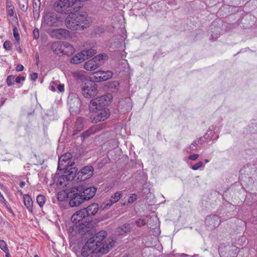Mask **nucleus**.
<instances>
[{
    "label": "nucleus",
    "instance_id": "15",
    "mask_svg": "<svg viewBox=\"0 0 257 257\" xmlns=\"http://www.w3.org/2000/svg\"><path fill=\"white\" fill-rule=\"evenodd\" d=\"M221 223L219 217L216 215L208 216L205 219V224L209 229H214Z\"/></svg>",
    "mask_w": 257,
    "mask_h": 257
},
{
    "label": "nucleus",
    "instance_id": "17",
    "mask_svg": "<svg viewBox=\"0 0 257 257\" xmlns=\"http://www.w3.org/2000/svg\"><path fill=\"white\" fill-rule=\"evenodd\" d=\"M94 77L97 79L98 82L106 81L112 77L113 75L112 72L110 71H98L94 73Z\"/></svg>",
    "mask_w": 257,
    "mask_h": 257
},
{
    "label": "nucleus",
    "instance_id": "24",
    "mask_svg": "<svg viewBox=\"0 0 257 257\" xmlns=\"http://www.w3.org/2000/svg\"><path fill=\"white\" fill-rule=\"evenodd\" d=\"M87 59V57H85L82 51L77 53L71 60V63L73 64H78Z\"/></svg>",
    "mask_w": 257,
    "mask_h": 257
},
{
    "label": "nucleus",
    "instance_id": "8",
    "mask_svg": "<svg viewBox=\"0 0 257 257\" xmlns=\"http://www.w3.org/2000/svg\"><path fill=\"white\" fill-rule=\"evenodd\" d=\"M95 242H99V245H98L97 249V254H105L114 246L115 242L114 240L109 239L105 242H101L100 240H95Z\"/></svg>",
    "mask_w": 257,
    "mask_h": 257
},
{
    "label": "nucleus",
    "instance_id": "10",
    "mask_svg": "<svg viewBox=\"0 0 257 257\" xmlns=\"http://www.w3.org/2000/svg\"><path fill=\"white\" fill-rule=\"evenodd\" d=\"M74 164H70V165L65 167V169H62L64 170L65 175L61 176V179L64 181H72L75 177L77 173L78 174V169L74 166Z\"/></svg>",
    "mask_w": 257,
    "mask_h": 257
},
{
    "label": "nucleus",
    "instance_id": "43",
    "mask_svg": "<svg viewBox=\"0 0 257 257\" xmlns=\"http://www.w3.org/2000/svg\"><path fill=\"white\" fill-rule=\"evenodd\" d=\"M34 39L38 40L39 38V31L38 28H35L33 31Z\"/></svg>",
    "mask_w": 257,
    "mask_h": 257
},
{
    "label": "nucleus",
    "instance_id": "5",
    "mask_svg": "<svg viewBox=\"0 0 257 257\" xmlns=\"http://www.w3.org/2000/svg\"><path fill=\"white\" fill-rule=\"evenodd\" d=\"M43 24L49 27H59L61 25V18L50 12L45 14Z\"/></svg>",
    "mask_w": 257,
    "mask_h": 257
},
{
    "label": "nucleus",
    "instance_id": "23",
    "mask_svg": "<svg viewBox=\"0 0 257 257\" xmlns=\"http://www.w3.org/2000/svg\"><path fill=\"white\" fill-rule=\"evenodd\" d=\"M75 51V50L72 45L68 42H64L62 55L71 56L74 53Z\"/></svg>",
    "mask_w": 257,
    "mask_h": 257
},
{
    "label": "nucleus",
    "instance_id": "2",
    "mask_svg": "<svg viewBox=\"0 0 257 257\" xmlns=\"http://www.w3.org/2000/svg\"><path fill=\"white\" fill-rule=\"evenodd\" d=\"M111 98V95L108 94L91 100L89 105L90 111H96L97 108H105L104 106L109 104Z\"/></svg>",
    "mask_w": 257,
    "mask_h": 257
},
{
    "label": "nucleus",
    "instance_id": "47",
    "mask_svg": "<svg viewBox=\"0 0 257 257\" xmlns=\"http://www.w3.org/2000/svg\"><path fill=\"white\" fill-rule=\"evenodd\" d=\"M25 77L24 76H18L15 79V81L17 83H20L21 81H24Z\"/></svg>",
    "mask_w": 257,
    "mask_h": 257
},
{
    "label": "nucleus",
    "instance_id": "11",
    "mask_svg": "<svg viewBox=\"0 0 257 257\" xmlns=\"http://www.w3.org/2000/svg\"><path fill=\"white\" fill-rule=\"evenodd\" d=\"M72 15L76 21H77L78 23L80 24V26L82 30L89 26L90 20L86 13L82 12L78 14L72 13Z\"/></svg>",
    "mask_w": 257,
    "mask_h": 257
},
{
    "label": "nucleus",
    "instance_id": "6",
    "mask_svg": "<svg viewBox=\"0 0 257 257\" xmlns=\"http://www.w3.org/2000/svg\"><path fill=\"white\" fill-rule=\"evenodd\" d=\"M81 93L85 98L94 97L97 94V87L96 84L92 82L85 83L80 86Z\"/></svg>",
    "mask_w": 257,
    "mask_h": 257
},
{
    "label": "nucleus",
    "instance_id": "46",
    "mask_svg": "<svg viewBox=\"0 0 257 257\" xmlns=\"http://www.w3.org/2000/svg\"><path fill=\"white\" fill-rule=\"evenodd\" d=\"M31 80L32 81H35L38 78V74L36 72H34L30 75Z\"/></svg>",
    "mask_w": 257,
    "mask_h": 257
},
{
    "label": "nucleus",
    "instance_id": "49",
    "mask_svg": "<svg viewBox=\"0 0 257 257\" xmlns=\"http://www.w3.org/2000/svg\"><path fill=\"white\" fill-rule=\"evenodd\" d=\"M33 8L34 9H36L38 7L39 8L40 7V0H38V3L35 2V0H33Z\"/></svg>",
    "mask_w": 257,
    "mask_h": 257
},
{
    "label": "nucleus",
    "instance_id": "42",
    "mask_svg": "<svg viewBox=\"0 0 257 257\" xmlns=\"http://www.w3.org/2000/svg\"><path fill=\"white\" fill-rule=\"evenodd\" d=\"M137 199V195L136 194H132L129 197L128 202L132 203Z\"/></svg>",
    "mask_w": 257,
    "mask_h": 257
},
{
    "label": "nucleus",
    "instance_id": "54",
    "mask_svg": "<svg viewBox=\"0 0 257 257\" xmlns=\"http://www.w3.org/2000/svg\"><path fill=\"white\" fill-rule=\"evenodd\" d=\"M25 184L26 183L24 181H21L20 182L19 185L21 188H23L25 186Z\"/></svg>",
    "mask_w": 257,
    "mask_h": 257
},
{
    "label": "nucleus",
    "instance_id": "1",
    "mask_svg": "<svg viewBox=\"0 0 257 257\" xmlns=\"http://www.w3.org/2000/svg\"><path fill=\"white\" fill-rule=\"evenodd\" d=\"M54 9L58 13L71 14L78 11L80 9L79 1L70 0H58L54 4Z\"/></svg>",
    "mask_w": 257,
    "mask_h": 257
},
{
    "label": "nucleus",
    "instance_id": "20",
    "mask_svg": "<svg viewBox=\"0 0 257 257\" xmlns=\"http://www.w3.org/2000/svg\"><path fill=\"white\" fill-rule=\"evenodd\" d=\"M64 42L57 41L52 44L51 49L54 53L58 55H62Z\"/></svg>",
    "mask_w": 257,
    "mask_h": 257
},
{
    "label": "nucleus",
    "instance_id": "18",
    "mask_svg": "<svg viewBox=\"0 0 257 257\" xmlns=\"http://www.w3.org/2000/svg\"><path fill=\"white\" fill-rule=\"evenodd\" d=\"M70 154H66L62 155L59 158L58 166V170H61L65 169V167L70 165L71 163L73 164L70 160Z\"/></svg>",
    "mask_w": 257,
    "mask_h": 257
},
{
    "label": "nucleus",
    "instance_id": "52",
    "mask_svg": "<svg viewBox=\"0 0 257 257\" xmlns=\"http://www.w3.org/2000/svg\"><path fill=\"white\" fill-rule=\"evenodd\" d=\"M61 176L60 177L59 180L58 181V185H63V181H65L63 179H61ZM64 185L66 186V185L65 184H64Z\"/></svg>",
    "mask_w": 257,
    "mask_h": 257
},
{
    "label": "nucleus",
    "instance_id": "53",
    "mask_svg": "<svg viewBox=\"0 0 257 257\" xmlns=\"http://www.w3.org/2000/svg\"><path fill=\"white\" fill-rule=\"evenodd\" d=\"M76 76L80 78L81 79H82L81 77H84L83 72H78L76 74Z\"/></svg>",
    "mask_w": 257,
    "mask_h": 257
},
{
    "label": "nucleus",
    "instance_id": "34",
    "mask_svg": "<svg viewBox=\"0 0 257 257\" xmlns=\"http://www.w3.org/2000/svg\"><path fill=\"white\" fill-rule=\"evenodd\" d=\"M46 198L43 195H39L37 197V202L39 206L42 207L45 204Z\"/></svg>",
    "mask_w": 257,
    "mask_h": 257
},
{
    "label": "nucleus",
    "instance_id": "48",
    "mask_svg": "<svg viewBox=\"0 0 257 257\" xmlns=\"http://www.w3.org/2000/svg\"><path fill=\"white\" fill-rule=\"evenodd\" d=\"M199 157L198 154H194L189 156V159L191 160H196Z\"/></svg>",
    "mask_w": 257,
    "mask_h": 257
},
{
    "label": "nucleus",
    "instance_id": "28",
    "mask_svg": "<svg viewBox=\"0 0 257 257\" xmlns=\"http://www.w3.org/2000/svg\"><path fill=\"white\" fill-rule=\"evenodd\" d=\"M50 89L53 91H56V88L61 92L64 91V85L63 84H59L57 82H53L50 86Z\"/></svg>",
    "mask_w": 257,
    "mask_h": 257
},
{
    "label": "nucleus",
    "instance_id": "50",
    "mask_svg": "<svg viewBox=\"0 0 257 257\" xmlns=\"http://www.w3.org/2000/svg\"><path fill=\"white\" fill-rule=\"evenodd\" d=\"M204 137H201L196 140L195 141L198 144H202L204 142Z\"/></svg>",
    "mask_w": 257,
    "mask_h": 257
},
{
    "label": "nucleus",
    "instance_id": "31",
    "mask_svg": "<svg viewBox=\"0 0 257 257\" xmlns=\"http://www.w3.org/2000/svg\"><path fill=\"white\" fill-rule=\"evenodd\" d=\"M107 233L105 231L102 230L96 233L95 237H93L96 240H100L101 242L106 237Z\"/></svg>",
    "mask_w": 257,
    "mask_h": 257
},
{
    "label": "nucleus",
    "instance_id": "40",
    "mask_svg": "<svg viewBox=\"0 0 257 257\" xmlns=\"http://www.w3.org/2000/svg\"><path fill=\"white\" fill-rule=\"evenodd\" d=\"M7 12L8 15L13 16L14 15V11L13 7L11 6H7Z\"/></svg>",
    "mask_w": 257,
    "mask_h": 257
},
{
    "label": "nucleus",
    "instance_id": "38",
    "mask_svg": "<svg viewBox=\"0 0 257 257\" xmlns=\"http://www.w3.org/2000/svg\"><path fill=\"white\" fill-rule=\"evenodd\" d=\"M13 31L14 37L15 40L17 42H19L20 36H19L18 29L16 27H14Z\"/></svg>",
    "mask_w": 257,
    "mask_h": 257
},
{
    "label": "nucleus",
    "instance_id": "32",
    "mask_svg": "<svg viewBox=\"0 0 257 257\" xmlns=\"http://www.w3.org/2000/svg\"><path fill=\"white\" fill-rule=\"evenodd\" d=\"M19 7L20 9L26 12L28 10V0H17Z\"/></svg>",
    "mask_w": 257,
    "mask_h": 257
},
{
    "label": "nucleus",
    "instance_id": "19",
    "mask_svg": "<svg viewBox=\"0 0 257 257\" xmlns=\"http://www.w3.org/2000/svg\"><path fill=\"white\" fill-rule=\"evenodd\" d=\"M84 211L85 210L83 209L73 214L71 218V221L73 223H75L80 222L86 216Z\"/></svg>",
    "mask_w": 257,
    "mask_h": 257
},
{
    "label": "nucleus",
    "instance_id": "39",
    "mask_svg": "<svg viewBox=\"0 0 257 257\" xmlns=\"http://www.w3.org/2000/svg\"><path fill=\"white\" fill-rule=\"evenodd\" d=\"M15 80V77L12 75L9 76L7 78V83L8 86H12Z\"/></svg>",
    "mask_w": 257,
    "mask_h": 257
},
{
    "label": "nucleus",
    "instance_id": "36",
    "mask_svg": "<svg viewBox=\"0 0 257 257\" xmlns=\"http://www.w3.org/2000/svg\"><path fill=\"white\" fill-rule=\"evenodd\" d=\"M202 167H204L203 163L202 162L200 161L197 163L196 164L192 165L191 167V168L193 170H197Z\"/></svg>",
    "mask_w": 257,
    "mask_h": 257
},
{
    "label": "nucleus",
    "instance_id": "27",
    "mask_svg": "<svg viewBox=\"0 0 257 257\" xmlns=\"http://www.w3.org/2000/svg\"><path fill=\"white\" fill-rule=\"evenodd\" d=\"M24 203L28 210L32 212L33 210V201L29 195H25L23 196Z\"/></svg>",
    "mask_w": 257,
    "mask_h": 257
},
{
    "label": "nucleus",
    "instance_id": "22",
    "mask_svg": "<svg viewBox=\"0 0 257 257\" xmlns=\"http://www.w3.org/2000/svg\"><path fill=\"white\" fill-rule=\"evenodd\" d=\"M98 205L97 203H92L87 207L84 208L86 216L95 215L98 210Z\"/></svg>",
    "mask_w": 257,
    "mask_h": 257
},
{
    "label": "nucleus",
    "instance_id": "37",
    "mask_svg": "<svg viewBox=\"0 0 257 257\" xmlns=\"http://www.w3.org/2000/svg\"><path fill=\"white\" fill-rule=\"evenodd\" d=\"M109 87L111 89L114 88L115 90H117L119 88V83L117 81H113L109 84Z\"/></svg>",
    "mask_w": 257,
    "mask_h": 257
},
{
    "label": "nucleus",
    "instance_id": "26",
    "mask_svg": "<svg viewBox=\"0 0 257 257\" xmlns=\"http://www.w3.org/2000/svg\"><path fill=\"white\" fill-rule=\"evenodd\" d=\"M130 230L131 225L128 223H125L116 228L115 232L118 235H122L124 233L130 232Z\"/></svg>",
    "mask_w": 257,
    "mask_h": 257
},
{
    "label": "nucleus",
    "instance_id": "44",
    "mask_svg": "<svg viewBox=\"0 0 257 257\" xmlns=\"http://www.w3.org/2000/svg\"><path fill=\"white\" fill-rule=\"evenodd\" d=\"M136 223L137 226L141 227L142 226L145 225L146 224V221L144 219H140L136 221Z\"/></svg>",
    "mask_w": 257,
    "mask_h": 257
},
{
    "label": "nucleus",
    "instance_id": "3",
    "mask_svg": "<svg viewBox=\"0 0 257 257\" xmlns=\"http://www.w3.org/2000/svg\"><path fill=\"white\" fill-rule=\"evenodd\" d=\"M69 195V205L72 207L78 206L85 201L78 187L70 189Z\"/></svg>",
    "mask_w": 257,
    "mask_h": 257
},
{
    "label": "nucleus",
    "instance_id": "4",
    "mask_svg": "<svg viewBox=\"0 0 257 257\" xmlns=\"http://www.w3.org/2000/svg\"><path fill=\"white\" fill-rule=\"evenodd\" d=\"M99 242H95L94 238H90L85 244L81 249V254L84 257L89 256L91 253L97 254V249L99 245Z\"/></svg>",
    "mask_w": 257,
    "mask_h": 257
},
{
    "label": "nucleus",
    "instance_id": "9",
    "mask_svg": "<svg viewBox=\"0 0 257 257\" xmlns=\"http://www.w3.org/2000/svg\"><path fill=\"white\" fill-rule=\"evenodd\" d=\"M83 197L85 201H88L92 199L95 195L97 191V188L94 186H85L79 185L77 186Z\"/></svg>",
    "mask_w": 257,
    "mask_h": 257
},
{
    "label": "nucleus",
    "instance_id": "21",
    "mask_svg": "<svg viewBox=\"0 0 257 257\" xmlns=\"http://www.w3.org/2000/svg\"><path fill=\"white\" fill-rule=\"evenodd\" d=\"M100 64L92 58L86 61L84 65V68L88 71H92L96 69V68L100 67Z\"/></svg>",
    "mask_w": 257,
    "mask_h": 257
},
{
    "label": "nucleus",
    "instance_id": "41",
    "mask_svg": "<svg viewBox=\"0 0 257 257\" xmlns=\"http://www.w3.org/2000/svg\"><path fill=\"white\" fill-rule=\"evenodd\" d=\"M4 48L6 50H11L12 49V46L11 45V43L9 41H6L5 42L4 44Z\"/></svg>",
    "mask_w": 257,
    "mask_h": 257
},
{
    "label": "nucleus",
    "instance_id": "33",
    "mask_svg": "<svg viewBox=\"0 0 257 257\" xmlns=\"http://www.w3.org/2000/svg\"><path fill=\"white\" fill-rule=\"evenodd\" d=\"M84 54L85 57H87V59L94 55L96 53V50L93 48L82 51Z\"/></svg>",
    "mask_w": 257,
    "mask_h": 257
},
{
    "label": "nucleus",
    "instance_id": "56",
    "mask_svg": "<svg viewBox=\"0 0 257 257\" xmlns=\"http://www.w3.org/2000/svg\"><path fill=\"white\" fill-rule=\"evenodd\" d=\"M209 160H208V159H205V162L206 163H208V162H209Z\"/></svg>",
    "mask_w": 257,
    "mask_h": 257
},
{
    "label": "nucleus",
    "instance_id": "7",
    "mask_svg": "<svg viewBox=\"0 0 257 257\" xmlns=\"http://www.w3.org/2000/svg\"><path fill=\"white\" fill-rule=\"evenodd\" d=\"M91 112L94 113V115L91 117L92 121L94 122L103 121L106 119L110 115L109 110L106 108H97L96 109V111Z\"/></svg>",
    "mask_w": 257,
    "mask_h": 257
},
{
    "label": "nucleus",
    "instance_id": "13",
    "mask_svg": "<svg viewBox=\"0 0 257 257\" xmlns=\"http://www.w3.org/2000/svg\"><path fill=\"white\" fill-rule=\"evenodd\" d=\"M70 32L65 29H57L53 30L50 33L52 38L57 39H66L70 37Z\"/></svg>",
    "mask_w": 257,
    "mask_h": 257
},
{
    "label": "nucleus",
    "instance_id": "57",
    "mask_svg": "<svg viewBox=\"0 0 257 257\" xmlns=\"http://www.w3.org/2000/svg\"><path fill=\"white\" fill-rule=\"evenodd\" d=\"M34 257H39L38 255H35Z\"/></svg>",
    "mask_w": 257,
    "mask_h": 257
},
{
    "label": "nucleus",
    "instance_id": "30",
    "mask_svg": "<svg viewBox=\"0 0 257 257\" xmlns=\"http://www.w3.org/2000/svg\"><path fill=\"white\" fill-rule=\"evenodd\" d=\"M107 55L105 53L97 55L93 58L96 62L99 63L100 65L101 63H103V62L107 59Z\"/></svg>",
    "mask_w": 257,
    "mask_h": 257
},
{
    "label": "nucleus",
    "instance_id": "14",
    "mask_svg": "<svg viewBox=\"0 0 257 257\" xmlns=\"http://www.w3.org/2000/svg\"><path fill=\"white\" fill-rule=\"evenodd\" d=\"M93 173V168L91 166H85L78 172V179L80 181H85L90 178Z\"/></svg>",
    "mask_w": 257,
    "mask_h": 257
},
{
    "label": "nucleus",
    "instance_id": "29",
    "mask_svg": "<svg viewBox=\"0 0 257 257\" xmlns=\"http://www.w3.org/2000/svg\"><path fill=\"white\" fill-rule=\"evenodd\" d=\"M70 190L61 191L57 194V199L60 201H63L66 198L69 199V192Z\"/></svg>",
    "mask_w": 257,
    "mask_h": 257
},
{
    "label": "nucleus",
    "instance_id": "25",
    "mask_svg": "<svg viewBox=\"0 0 257 257\" xmlns=\"http://www.w3.org/2000/svg\"><path fill=\"white\" fill-rule=\"evenodd\" d=\"M122 192L118 191L115 193L111 197V199L108 201V202L106 204V206H110L114 203L117 202L121 197L122 196Z\"/></svg>",
    "mask_w": 257,
    "mask_h": 257
},
{
    "label": "nucleus",
    "instance_id": "35",
    "mask_svg": "<svg viewBox=\"0 0 257 257\" xmlns=\"http://www.w3.org/2000/svg\"><path fill=\"white\" fill-rule=\"evenodd\" d=\"M0 248L6 253H7L9 252L8 247L5 242V241L3 240H0Z\"/></svg>",
    "mask_w": 257,
    "mask_h": 257
},
{
    "label": "nucleus",
    "instance_id": "55",
    "mask_svg": "<svg viewBox=\"0 0 257 257\" xmlns=\"http://www.w3.org/2000/svg\"><path fill=\"white\" fill-rule=\"evenodd\" d=\"M6 257H10L9 253H6Z\"/></svg>",
    "mask_w": 257,
    "mask_h": 257
},
{
    "label": "nucleus",
    "instance_id": "51",
    "mask_svg": "<svg viewBox=\"0 0 257 257\" xmlns=\"http://www.w3.org/2000/svg\"><path fill=\"white\" fill-rule=\"evenodd\" d=\"M24 67L23 65L19 64L17 66L16 68V70L17 71H23L24 70Z\"/></svg>",
    "mask_w": 257,
    "mask_h": 257
},
{
    "label": "nucleus",
    "instance_id": "45",
    "mask_svg": "<svg viewBox=\"0 0 257 257\" xmlns=\"http://www.w3.org/2000/svg\"><path fill=\"white\" fill-rule=\"evenodd\" d=\"M198 145V144H197V143L196 141H194L193 143H192L190 145L189 148L191 150H193V151L195 150H196Z\"/></svg>",
    "mask_w": 257,
    "mask_h": 257
},
{
    "label": "nucleus",
    "instance_id": "16",
    "mask_svg": "<svg viewBox=\"0 0 257 257\" xmlns=\"http://www.w3.org/2000/svg\"><path fill=\"white\" fill-rule=\"evenodd\" d=\"M105 127V124L104 123L95 125L93 127H91L90 129L86 131L81 135V137L82 138V140H84L85 138L88 137L91 135L94 134L100 130H101L103 128Z\"/></svg>",
    "mask_w": 257,
    "mask_h": 257
},
{
    "label": "nucleus",
    "instance_id": "12",
    "mask_svg": "<svg viewBox=\"0 0 257 257\" xmlns=\"http://www.w3.org/2000/svg\"><path fill=\"white\" fill-rule=\"evenodd\" d=\"M66 27L72 31L81 30L80 24L78 23L73 17L72 14L68 15L65 20Z\"/></svg>",
    "mask_w": 257,
    "mask_h": 257
}]
</instances>
